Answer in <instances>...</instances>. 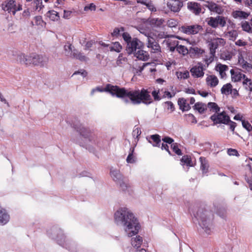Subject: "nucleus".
<instances>
[{
	"instance_id": "f257e3e1",
	"label": "nucleus",
	"mask_w": 252,
	"mask_h": 252,
	"mask_svg": "<svg viewBox=\"0 0 252 252\" xmlns=\"http://www.w3.org/2000/svg\"><path fill=\"white\" fill-rule=\"evenodd\" d=\"M96 92L108 93L113 96L122 98L126 104L131 102L134 105H138L143 103L149 105L153 102L149 92L145 89L141 91L128 90L111 84H107L104 88L97 87L92 89L91 95H93Z\"/></svg>"
},
{
	"instance_id": "f03ea898",
	"label": "nucleus",
	"mask_w": 252,
	"mask_h": 252,
	"mask_svg": "<svg viewBox=\"0 0 252 252\" xmlns=\"http://www.w3.org/2000/svg\"><path fill=\"white\" fill-rule=\"evenodd\" d=\"M114 219L115 223L122 226L128 237L137 234L140 229L138 220L128 208H119L114 214Z\"/></svg>"
},
{
	"instance_id": "7ed1b4c3",
	"label": "nucleus",
	"mask_w": 252,
	"mask_h": 252,
	"mask_svg": "<svg viewBox=\"0 0 252 252\" xmlns=\"http://www.w3.org/2000/svg\"><path fill=\"white\" fill-rule=\"evenodd\" d=\"M75 128L80 135L84 138V141L77 142L81 146L93 153L102 147V141L94 130L82 125Z\"/></svg>"
},
{
	"instance_id": "20e7f679",
	"label": "nucleus",
	"mask_w": 252,
	"mask_h": 252,
	"mask_svg": "<svg viewBox=\"0 0 252 252\" xmlns=\"http://www.w3.org/2000/svg\"><path fill=\"white\" fill-rule=\"evenodd\" d=\"M194 222L196 221L198 223L203 232L207 235H210L213 229L212 220L213 215L212 213L203 208H200L196 212L193 213Z\"/></svg>"
},
{
	"instance_id": "39448f33",
	"label": "nucleus",
	"mask_w": 252,
	"mask_h": 252,
	"mask_svg": "<svg viewBox=\"0 0 252 252\" xmlns=\"http://www.w3.org/2000/svg\"><path fill=\"white\" fill-rule=\"evenodd\" d=\"M47 235L52 239L55 240L63 247L71 252H77V245L70 241H65V236L63 231L58 226H54L47 231Z\"/></svg>"
},
{
	"instance_id": "423d86ee",
	"label": "nucleus",
	"mask_w": 252,
	"mask_h": 252,
	"mask_svg": "<svg viewBox=\"0 0 252 252\" xmlns=\"http://www.w3.org/2000/svg\"><path fill=\"white\" fill-rule=\"evenodd\" d=\"M123 38L126 43V51L129 54H134L137 50L143 47V43L137 38H132L128 32L122 34Z\"/></svg>"
},
{
	"instance_id": "0eeeda50",
	"label": "nucleus",
	"mask_w": 252,
	"mask_h": 252,
	"mask_svg": "<svg viewBox=\"0 0 252 252\" xmlns=\"http://www.w3.org/2000/svg\"><path fill=\"white\" fill-rule=\"evenodd\" d=\"M110 176L113 180L120 186L121 189L124 191H128L130 187L126 179L121 173L120 170L112 168L110 169Z\"/></svg>"
},
{
	"instance_id": "6e6552de",
	"label": "nucleus",
	"mask_w": 252,
	"mask_h": 252,
	"mask_svg": "<svg viewBox=\"0 0 252 252\" xmlns=\"http://www.w3.org/2000/svg\"><path fill=\"white\" fill-rule=\"evenodd\" d=\"M29 65L45 66L47 65L49 61L48 58L45 55L32 54L29 56Z\"/></svg>"
},
{
	"instance_id": "1a4fd4ad",
	"label": "nucleus",
	"mask_w": 252,
	"mask_h": 252,
	"mask_svg": "<svg viewBox=\"0 0 252 252\" xmlns=\"http://www.w3.org/2000/svg\"><path fill=\"white\" fill-rule=\"evenodd\" d=\"M147 46L150 49L151 52L153 53H156L158 55H160L161 52V48L158 42L156 41L155 38L149 35V34L147 35Z\"/></svg>"
},
{
	"instance_id": "9d476101",
	"label": "nucleus",
	"mask_w": 252,
	"mask_h": 252,
	"mask_svg": "<svg viewBox=\"0 0 252 252\" xmlns=\"http://www.w3.org/2000/svg\"><path fill=\"white\" fill-rule=\"evenodd\" d=\"M2 9L5 11H7L9 13H12L15 15L16 11H20L22 9L20 5L17 6L16 1L13 0H9L5 1L2 4Z\"/></svg>"
},
{
	"instance_id": "9b49d317",
	"label": "nucleus",
	"mask_w": 252,
	"mask_h": 252,
	"mask_svg": "<svg viewBox=\"0 0 252 252\" xmlns=\"http://www.w3.org/2000/svg\"><path fill=\"white\" fill-rule=\"evenodd\" d=\"M211 120L216 124H223L227 125L230 121L229 117L226 114L225 111L214 114L210 117Z\"/></svg>"
},
{
	"instance_id": "f8f14e48",
	"label": "nucleus",
	"mask_w": 252,
	"mask_h": 252,
	"mask_svg": "<svg viewBox=\"0 0 252 252\" xmlns=\"http://www.w3.org/2000/svg\"><path fill=\"white\" fill-rule=\"evenodd\" d=\"M205 69L203 64L198 62L190 68V72L193 78H202L204 75V71Z\"/></svg>"
},
{
	"instance_id": "ddd939ff",
	"label": "nucleus",
	"mask_w": 252,
	"mask_h": 252,
	"mask_svg": "<svg viewBox=\"0 0 252 252\" xmlns=\"http://www.w3.org/2000/svg\"><path fill=\"white\" fill-rule=\"evenodd\" d=\"M202 30V26L198 25L184 26L182 27L183 32L187 34H197Z\"/></svg>"
},
{
	"instance_id": "4468645a",
	"label": "nucleus",
	"mask_w": 252,
	"mask_h": 252,
	"mask_svg": "<svg viewBox=\"0 0 252 252\" xmlns=\"http://www.w3.org/2000/svg\"><path fill=\"white\" fill-rule=\"evenodd\" d=\"M187 8L195 15H199L202 13L201 5L195 1H189L187 3ZM204 13V12H202Z\"/></svg>"
},
{
	"instance_id": "2eb2a0df",
	"label": "nucleus",
	"mask_w": 252,
	"mask_h": 252,
	"mask_svg": "<svg viewBox=\"0 0 252 252\" xmlns=\"http://www.w3.org/2000/svg\"><path fill=\"white\" fill-rule=\"evenodd\" d=\"M238 63L239 65L243 69H245L248 72H251L252 71V64L245 60L242 53H239L238 55Z\"/></svg>"
},
{
	"instance_id": "dca6fc26",
	"label": "nucleus",
	"mask_w": 252,
	"mask_h": 252,
	"mask_svg": "<svg viewBox=\"0 0 252 252\" xmlns=\"http://www.w3.org/2000/svg\"><path fill=\"white\" fill-rule=\"evenodd\" d=\"M167 7L171 11L177 12L180 11L183 3L179 0H170L167 3Z\"/></svg>"
},
{
	"instance_id": "f3484780",
	"label": "nucleus",
	"mask_w": 252,
	"mask_h": 252,
	"mask_svg": "<svg viewBox=\"0 0 252 252\" xmlns=\"http://www.w3.org/2000/svg\"><path fill=\"white\" fill-rule=\"evenodd\" d=\"M207 4L205 6L208 8L211 11L220 14L222 13L223 9L221 6L213 2L206 1Z\"/></svg>"
},
{
	"instance_id": "a211bd4d",
	"label": "nucleus",
	"mask_w": 252,
	"mask_h": 252,
	"mask_svg": "<svg viewBox=\"0 0 252 252\" xmlns=\"http://www.w3.org/2000/svg\"><path fill=\"white\" fill-rule=\"evenodd\" d=\"M135 57L139 60L146 61L149 58V53L141 48L137 50L134 54Z\"/></svg>"
},
{
	"instance_id": "6ab92c4d",
	"label": "nucleus",
	"mask_w": 252,
	"mask_h": 252,
	"mask_svg": "<svg viewBox=\"0 0 252 252\" xmlns=\"http://www.w3.org/2000/svg\"><path fill=\"white\" fill-rule=\"evenodd\" d=\"M9 215L6 211L0 206V224L3 225L9 220Z\"/></svg>"
},
{
	"instance_id": "aec40b11",
	"label": "nucleus",
	"mask_w": 252,
	"mask_h": 252,
	"mask_svg": "<svg viewBox=\"0 0 252 252\" xmlns=\"http://www.w3.org/2000/svg\"><path fill=\"white\" fill-rule=\"evenodd\" d=\"M206 82L208 86L214 88L218 85L219 79L215 75H210L206 77Z\"/></svg>"
},
{
	"instance_id": "412c9836",
	"label": "nucleus",
	"mask_w": 252,
	"mask_h": 252,
	"mask_svg": "<svg viewBox=\"0 0 252 252\" xmlns=\"http://www.w3.org/2000/svg\"><path fill=\"white\" fill-rule=\"evenodd\" d=\"M204 53V50L197 47H191L189 49V55L191 58L199 57Z\"/></svg>"
},
{
	"instance_id": "4be33fe9",
	"label": "nucleus",
	"mask_w": 252,
	"mask_h": 252,
	"mask_svg": "<svg viewBox=\"0 0 252 252\" xmlns=\"http://www.w3.org/2000/svg\"><path fill=\"white\" fill-rule=\"evenodd\" d=\"M72 53L71 58L77 59L81 62H87L89 60V58L85 56L83 53L79 52L76 49H73Z\"/></svg>"
},
{
	"instance_id": "5701e85b",
	"label": "nucleus",
	"mask_w": 252,
	"mask_h": 252,
	"mask_svg": "<svg viewBox=\"0 0 252 252\" xmlns=\"http://www.w3.org/2000/svg\"><path fill=\"white\" fill-rule=\"evenodd\" d=\"M178 104L182 111H187L191 108L189 104L187 103V100L184 98H179Z\"/></svg>"
},
{
	"instance_id": "b1692460",
	"label": "nucleus",
	"mask_w": 252,
	"mask_h": 252,
	"mask_svg": "<svg viewBox=\"0 0 252 252\" xmlns=\"http://www.w3.org/2000/svg\"><path fill=\"white\" fill-rule=\"evenodd\" d=\"M200 162V169L202 171L203 175H205L208 171L209 164L206 158L201 157L199 158Z\"/></svg>"
},
{
	"instance_id": "393cba45",
	"label": "nucleus",
	"mask_w": 252,
	"mask_h": 252,
	"mask_svg": "<svg viewBox=\"0 0 252 252\" xmlns=\"http://www.w3.org/2000/svg\"><path fill=\"white\" fill-rule=\"evenodd\" d=\"M164 42L165 43L166 47L169 49L171 52H174L175 49L177 50L179 41L176 40L168 39L164 40Z\"/></svg>"
},
{
	"instance_id": "a878e982",
	"label": "nucleus",
	"mask_w": 252,
	"mask_h": 252,
	"mask_svg": "<svg viewBox=\"0 0 252 252\" xmlns=\"http://www.w3.org/2000/svg\"><path fill=\"white\" fill-rule=\"evenodd\" d=\"M230 72L231 73L232 80L234 82H238L242 79L244 80L246 76L245 74L240 72H234L233 70H231Z\"/></svg>"
},
{
	"instance_id": "bb28decb",
	"label": "nucleus",
	"mask_w": 252,
	"mask_h": 252,
	"mask_svg": "<svg viewBox=\"0 0 252 252\" xmlns=\"http://www.w3.org/2000/svg\"><path fill=\"white\" fill-rule=\"evenodd\" d=\"M134 147H131L129 149L128 155L126 158V161L128 163H134L136 162V157L133 155Z\"/></svg>"
},
{
	"instance_id": "cd10ccee",
	"label": "nucleus",
	"mask_w": 252,
	"mask_h": 252,
	"mask_svg": "<svg viewBox=\"0 0 252 252\" xmlns=\"http://www.w3.org/2000/svg\"><path fill=\"white\" fill-rule=\"evenodd\" d=\"M164 20L159 18H152L150 20L149 23L151 26L154 28H160L162 27Z\"/></svg>"
},
{
	"instance_id": "c85d7f7f",
	"label": "nucleus",
	"mask_w": 252,
	"mask_h": 252,
	"mask_svg": "<svg viewBox=\"0 0 252 252\" xmlns=\"http://www.w3.org/2000/svg\"><path fill=\"white\" fill-rule=\"evenodd\" d=\"M17 60V61L21 63H23L26 65H29V56H26L23 53H20L18 54Z\"/></svg>"
},
{
	"instance_id": "c756f323",
	"label": "nucleus",
	"mask_w": 252,
	"mask_h": 252,
	"mask_svg": "<svg viewBox=\"0 0 252 252\" xmlns=\"http://www.w3.org/2000/svg\"><path fill=\"white\" fill-rule=\"evenodd\" d=\"M143 242L142 238L140 236H137L134 238H132L131 243L132 246L136 249L140 247Z\"/></svg>"
},
{
	"instance_id": "7c9ffc66",
	"label": "nucleus",
	"mask_w": 252,
	"mask_h": 252,
	"mask_svg": "<svg viewBox=\"0 0 252 252\" xmlns=\"http://www.w3.org/2000/svg\"><path fill=\"white\" fill-rule=\"evenodd\" d=\"M151 138L152 141L149 142L152 144L154 147H159L160 143L161 141L160 137L158 134H154L151 136Z\"/></svg>"
},
{
	"instance_id": "2f4dec72",
	"label": "nucleus",
	"mask_w": 252,
	"mask_h": 252,
	"mask_svg": "<svg viewBox=\"0 0 252 252\" xmlns=\"http://www.w3.org/2000/svg\"><path fill=\"white\" fill-rule=\"evenodd\" d=\"M232 15L233 17L235 19H245L248 17L249 14L243 11L236 10L233 12Z\"/></svg>"
},
{
	"instance_id": "473e14b6",
	"label": "nucleus",
	"mask_w": 252,
	"mask_h": 252,
	"mask_svg": "<svg viewBox=\"0 0 252 252\" xmlns=\"http://www.w3.org/2000/svg\"><path fill=\"white\" fill-rule=\"evenodd\" d=\"M193 108L200 113H203L207 109L206 105L202 102H197L193 106Z\"/></svg>"
},
{
	"instance_id": "72a5a7b5",
	"label": "nucleus",
	"mask_w": 252,
	"mask_h": 252,
	"mask_svg": "<svg viewBox=\"0 0 252 252\" xmlns=\"http://www.w3.org/2000/svg\"><path fill=\"white\" fill-rule=\"evenodd\" d=\"M243 84L246 90L252 91V80L246 76L243 81Z\"/></svg>"
},
{
	"instance_id": "f704fd0d",
	"label": "nucleus",
	"mask_w": 252,
	"mask_h": 252,
	"mask_svg": "<svg viewBox=\"0 0 252 252\" xmlns=\"http://www.w3.org/2000/svg\"><path fill=\"white\" fill-rule=\"evenodd\" d=\"M207 24L213 28H216L218 26V21L216 17H211L207 19Z\"/></svg>"
},
{
	"instance_id": "c9c22d12",
	"label": "nucleus",
	"mask_w": 252,
	"mask_h": 252,
	"mask_svg": "<svg viewBox=\"0 0 252 252\" xmlns=\"http://www.w3.org/2000/svg\"><path fill=\"white\" fill-rule=\"evenodd\" d=\"M210 53L213 54H216V49L218 47V42L217 41H213L209 43Z\"/></svg>"
},
{
	"instance_id": "e433bc0d",
	"label": "nucleus",
	"mask_w": 252,
	"mask_h": 252,
	"mask_svg": "<svg viewBox=\"0 0 252 252\" xmlns=\"http://www.w3.org/2000/svg\"><path fill=\"white\" fill-rule=\"evenodd\" d=\"M231 85L229 83H227L222 86L221 89V92L222 94H228L231 93Z\"/></svg>"
},
{
	"instance_id": "4c0bfd02",
	"label": "nucleus",
	"mask_w": 252,
	"mask_h": 252,
	"mask_svg": "<svg viewBox=\"0 0 252 252\" xmlns=\"http://www.w3.org/2000/svg\"><path fill=\"white\" fill-rule=\"evenodd\" d=\"M35 25L39 26L41 28L45 27L46 23L42 20L41 16H36L34 17Z\"/></svg>"
},
{
	"instance_id": "58836bf2",
	"label": "nucleus",
	"mask_w": 252,
	"mask_h": 252,
	"mask_svg": "<svg viewBox=\"0 0 252 252\" xmlns=\"http://www.w3.org/2000/svg\"><path fill=\"white\" fill-rule=\"evenodd\" d=\"M176 75L179 79H186L189 76V73L188 71L186 70L184 72L178 71L176 72Z\"/></svg>"
},
{
	"instance_id": "ea45409f",
	"label": "nucleus",
	"mask_w": 252,
	"mask_h": 252,
	"mask_svg": "<svg viewBox=\"0 0 252 252\" xmlns=\"http://www.w3.org/2000/svg\"><path fill=\"white\" fill-rule=\"evenodd\" d=\"M207 106L210 109V111L213 112L218 113L220 111V108L215 102H209Z\"/></svg>"
},
{
	"instance_id": "a19ab883",
	"label": "nucleus",
	"mask_w": 252,
	"mask_h": 252,
	"mask_svg": "<svg viewBox=\"0 0 252 252\" xmlns=\"http://www.w3.org/2000/svg\"><path fill=\"white\" fill-rule=\"evenodd\" d=\"M176 50L179 53L184 56L189 53V49H188L186 47L182 45H178Z\"/></svg>"
},
{
	"instance_id": "79ce46f5",
	"label": "nucleus",
	"mask_w": 252,
	"mask_h": 252,
	"mask_svg": "<svg viewBox=\"0 0 252 252\" xmlns=\"http://www.w3.org/2000/svg\"><path fill=\"white\" fill-rule=\"evenodd\" d=\"M226 35L229 40L234 41L238 36V33L236 30H232L227 32Z\"/></svg>"
},
{
	"instance_id": "37998d69",
	"label": "nucleus",
	"mask_w": 252,
	"mask_h": 252,
	"mask_svg": "<svg viewBox=\"0 0 252 252\" xmlns=\"http://www.w3.org/2000/svg\"><path fill=\"white\" fill-rule=\"evenodd\" d=\"M241 27L243 31L248 32H252V28L249 22L247 21L242 22Z\"/></svg>"
},
{
	"instance_id": "c03bdc74",
	"label": "nucleus",
	"mask_w": 252,
	"mask_h": 252,
	"mask_svg": "<svg viewBox=\"0 0 252 252\" xmlns=\"http://www.w3.org/2000/svg\"><path fill=\"white\" fill-rule=\"evenodd\" d=\"M124 31L125 28L124 27L116 28L111 34L113 37H118L121 35V32H125Z\"/></svg>"
},
{
	"instance_id": "a18cd8bd",
	"label": "nucleus",
	"mask_w": 252,
	"mask_h": 252,
	"mask_svg": "<svg viewBox=\"0 0 252 252\" xmlns=\"http://www.w3.org/2000/svg\"><path fill=\"white\" fill-rule=\"evenodd\" d=\"M109 48L111 51H114L117 52H120L122 49L121 45L118 42L113 43Z\"/></svg>"
},
{
	"instance_id": "49530a36",
	"label": "nucleus",
	"mask_w": 252,
	"mask_h": 252,
	"mask_svg": "<svg viewBox=\"0 0 252 252\" xmlns=\"http://www.w3.org/2000/svg\"><path fill=\"white\" fill-rule=\"evenodd\" d=\"M64 50L66 53V55L71 57L72 55V52H73L72 45L70 44L65 45L64 46Z\"/></svg>"
},
{
	"instance_id": "de8ad7c7",
	"label": "nucleus",
	"mask_w": 252,
	"mask_h": 252,
	"mask_svg": "<svg viewBox=\"0 0 252 252\" xmlns=\"http://www.w3.org/2000/svg\"><path fill=\"white\" fill-rule=\"evenodd\" d=\"M152 95L155 101H159L162 99V96L160 95V91L159 90L153 91L152 92Z\"/></svg>"
},
{
	"instance_id": "09e8293b",
	"label": "nucleus",
	"mask_w": 252,
	"mask_h": 252,
	"mask_svg": "<svg viewBox=\"0 0 252 252\" xmlns=\"http://www.w3.org/2000/svg\"><path fill=\"white\" fill-rule=\"evenodd\" d=\"M215 56V54H213L212 53H209V56H206L204 59V61L205 63L209 65L214 60V57Z\"/></svg>"
},
{
	"instance_id": "8fccbe9b",
	"label": "nucleus",
	"mask_w": 252,
	"mask_h": 252,
	"mask_svg": "<svg viewBox=\"0 0 252 252\" xmlns=\"http://www.w3.org/2000/svg\"><path fill=\"white\" fill-rule=\"evenodd\" d=\"M48 13L50 15L48 16L53 21L58 20L59 18V13L55 11H49Z\"/></svg>"
},
{
	"instance_id": "3c124183",
	"label": "nucleus",
	"mask_w": 252,
	"mask_h": 252,
	"mask_svg": "<svg viewBox=\"0 0 252 252\" xmlns=\"http://www.w3.org/2000/svg\"><path fill=\"white\" fill-rule=\"evenodd\" d=\"M242 124L243 127L245 128L248 131L251 132L252 130V126L247 121L242 120Z\"/></svg>"
},
{
	"instance_id": "603ef678",
	"label": "nucleus",
	"mask_w": 252,
	"mask_h": 252,
	"mask_svg": "<svg viewBox=\"0 0 252 252\" xmlns=\"http://www.w3.org/2000/svg\"><path fill=\"white\" fill-rule=\"evenodd\" d=\"M164 106L167 110H170L171 112L175 110V107L173 103L171 101H166L164 103Z\"/></svg>"
},
{
	"instance_id": "864d4df0",
	"label": "nucleus",
	"mask_w": 252,
	"mask_h": 252,
	"mask_svg": "<svg viewBox=\"0 0 252 252\" xmlns=\"http://www.w3.org/2000/svg\"><path fill=\"white\" fill-rule=\"evenodd\" d=\"M171 148L172 149L173 151L175 152V153H176L177 155L180 156L182 155L181 150L178 148L177 143H173L171 145Z\"/></svg>"
},
{
	"instance_id": "5fc2aeb1",
	"label": "nucleus",
	"mask_w": 252,
	"mask_h": 252,
	"mask_svg": "<svg viewBox=\"0 0 252 252\" xmlns=\"http://www.w3.org/2000/svg\"><path fill=\"white\" fill-rule=\"evenodd\" d=\"M217 19L218 21V25H220L222 27H223L225 26L226 21L224 17L217 16Z\"/></svg>"
},
{
	"instance_id": "6e6d98bb",
	"label": "nucleus",
	"mask_w": 252,
	"mask_h": 252,
	"mask_svg": "<svg viewBox=\"0 0 252 252\" xmlns=\"http://www.w3.org/2000/svg\"><path fill=\"white\" fill-rule=\"evenodd\" d=\"M181 162L187 164L188 166H192L191 160L190 158L188 156H183L181 159Z\"/></svg>"
},
{
	"instance_id": "4d7b16f0",
	"label": "nucleus",
	"mask_w": 252,
	"mask_h": 252,
	"mask_svg": "<svg viewBox=\"0 0 252 252\" xmlns=\"http://www.w3.org/2000/svg\"><path fill=\"white\" fill-rule=\"evenodd\" d=\"M164 94L162 96V98L167 97L168 98H171L174 96L176 94V92H170L168 91H164Z\"/></svg>"
},
{
	"instance_id": "13d9d810",
	"label": "nucleus",
	"mask_w": 252,
	"mask_h": 252,
	"mask_svg": "<svg viewBox=\"0 0 252 252\" xmlns=\"http://www.w3.org/2000/svg\"><path fill=\"white\" fill-rule=\"evenodd\" d=\"M126 62V59L122 56H119L118 60H117V65L120 66H122L123 64Z\"/></svg>"
},
{
	"instance_id": "bf43d9fd",
	"label": "nucleus",
	"mask_w": 252,
	"mask_h": 252,
	"mask_svg": "<svg viewBox=\"0 0 252 252\" xmlns=\"http://www.w3.org/2000/svg\"><path fill=\"white\" fill-rule=\"evenodd\" d=\"M141 133L140 129L138 127H136L133 130L132 134L133 137L137 138Z\"/></svg>"
},
{
	"instance_id": "052dcab7",
	"label": "nucleus",
	"mask_w": 252,
	"mask_h": 252,
	"mask_svg": "<svg viewBox=\"0 0 252 252\" xmlns=\"http://www.w3.org/2000/svg\"><path fill=\"white\" fill-rule=\"evenodd\" d=\"M34 4L36 5V9L41 10L44 5L42 4V0H35L34 1Z\"/></svg>"
},
{
	"instance_id": "680f3d73",
	"label": "nucleus",
	"mask_w": 252,
	"mask_h": 252,
	"mask_svg": "<svg viewBox=\"0 0 252 252\" xmlns=\"http://www.w3.org/2000/svg\"><path fill=\"white\" fill-rule=\"evenodd\" d=\"M219 71L220 74L222 76L224 72L227 69V66L226 65L219 64L218 65Z\"/></svg>"
},
{
	"instance_id": "e2e57ef3",
	"label": "nucleus",
	"mask_w": 252,
	"mask_h": 252,
	"mask_svg": "<svg viewBox=\"0 0 252 252\" xmlns=\"http://www.w3.org/2000/svg\"><path fill=\"white\" fill-rule=\"evenodd\" d=\"M162 140L163 141V142L165 143V144H171V145L173 143H174V140L172 138H171L169 137H168V136H165V137H163L162 139Z\"/></svg>"
},
{
	"instance_id": "0e129e2a",
	"label": "nucleus",
	"mask_w": 252,
	"mask_h": 252,
	"mask_svg": "<svg viewBox=\"0 0 252 252\" xmlns=\"http://www.w3.org/2000/svg\"><path fill=\"white\" fill-rule=\"evenodd\" d=\"M167 25L168 27L172 28L175 27L177 25V22L174 19H170L167 22Z\"/></svg>"
},
{
	"instance_id": "69168bd1",
	"label": "nucleus",
	"mask_w": 252,
	"mask_h": 252,
	"mask_svg": "<svg viewBox=\"0 0 252 252\" xmlns=\"http://www.w3.org/2000/svg\"><path fill=\"white\" fill-rule=\"evenodd\" d=\"M95 8H96L95 5L94 3H92L89 4L88 5L85 6L84 10L88 11L89 10H90L91 11H95Z\"/></svg>"
},
{
	"instance_id": "338daca9",
	"label": "nucleus",
	"mask_w": 252,
	"mask_h": 252,
	"mask_svg": "<svg viewBox=\"0 0 252 252\" xmlns=\"http://www.w3.org/2000/svg\"><path fill=\"white\" fill-rule=\"evenodd\" d=\"M227 154L229 156H237V155H238V151L236 150L233 149H231V148L228 149L227 150Z\"/></svg>"
},
{
	"instance_id": "774afa93",
	"label": "nucleus",
	"mask_w": 252,
	"mask_h": 252,
	"mask_svg": "<svg viewBox=\"0 0 252 252\" xmlns=\"http://www.w3.org/2000/svg\"><path fill=\"white\" fill-rule=\"evenodd\" d=\"M235 44L238 46H245L247 44V42L241 39H239L235 42Z\"/></svg>"
}]
</instances>
